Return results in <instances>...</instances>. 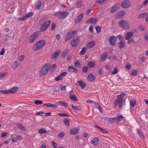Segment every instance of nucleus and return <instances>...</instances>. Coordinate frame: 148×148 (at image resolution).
I'll return each instance as SVG.
<instances>
[{"label":"nucleus","mask_w":148,"mask_h":148,"mask_svg":"<svg viewBox=\"0 0 148 148\" xmlns=\"http://www.w3.org/2000/svg\"><path fill=\"white\" fill-rule=\"evenodd\" d=\"M126 95L125 93H123L118 95L117 98L115 99L114 102V105L116 106L119 105V106L120 109L122 108L125 103V99L123 98V97Z\"/></svg>","instance_id":"f257e3e1"},{"label":"nucleus","mask_w":148,"mask_h":148,"mask_svg":"<svg viewBox=\"0 0 148 148\" xmlns=\"http://www.w3.org/2000/svg\"><path fill=\"white\" fill-rule=\"evenodd\" d=\"M119 24L120 27L125 29L130 28L129 25L127 22L125 20H121L119 21Z\"/></svg>","instance_id":"20e7f679"},{"label":"nucleus","mask_w":148,"mask_h":148,"mask_svg":"<svg viewBox=\"0 0 148 148\" xmlns=\"http://www.w3.org/2000/svg\"><path fill=\"white\" fill-rule=\"evenodd\" d=\"M34 103L37 105H40L42 103V101L39 100H36L34 101Z\"/></svg>","instance_id":"3c124183"},{"label":"nucleus","mask_w":148,"mask_h":148,"mask_svg":"<svg viewBox=\"0 0 148 148\" xmlns=\"http://www.w3.org/2000/svg\"><path fill=\"white\" fill-rule=\"evenodd\" d=\"M22 137L20 135H19L17 136L16 138V139H17V140H21L22 139Z\"/></svg>","instance_id":"69168bd1"},{"label":"nucleus","mask_w":148,"mask_h":148,"mask_svg":"<svg viewBox=\"0 0 148 148\" xmlns=\"http://www.w3.org/2000/svg\"><path fill=\"white\" fill-rule=\"evenodd\" d=\"M18 64V63L17 62V61H15L13 62L12 65V69H13L14 70L16 69V67L17 66Z\"/></svg>","instance_id":"79ce46f5"},{"label":"nucleus","mask_w":148,"mask_h":148,"mask_svg":"<svg viewBox=\"0 0 148 148\" xmlns=\"http://www.w3.org/2000/svg\"><path fill=\"white\" fill-rule=\"evenodd\" d=\"M97 22V20L96 19H94L93 18H91L89 19L88 21L86 22L87 23H92L93 25H95Z\"/></svg>","instance_id":"a211bd4d"},{"label":"nucleus","mask_w":148,"mask_h":148,"mask_svg":"<svg viewBox=\"0 0 148 148\" xmlns=\"http://www.w3.org/2000/svg\"><path fill=\"white\" fill-rule=\"evenodd\" d=\"M64 122L65 125L66 126H70V123L69 121L67 119H64Z\"/></svg>","instance_id":"4c0bfd02"},{"label":"nucleus","mask_w":148,"mask_h":148,"mask_svg":"<svg viewBox=\"0 0 148 148\" xmlns=\"http://www.w3.org/2000/svg\"><path fill=\"white\" fill-rule=\"evenodd\" d=\"M67 70L68 71L72 73H77V71H78V69H77L74 68L72 67V66H69L67 69Z\"/></svg>","instance_id":"f8f14e48"},{"label":"nucleus","mask_w":148,"mask_h":148,"mask_svg":"<svg viewBox=\"0 0 148 148\" xmlns=\"http://www.w3.org/2000/svg\"><path fill=\"white\" fill-rule=\"evenodd\" d=\"M131 65L130 64H127L125 66V68L126 69H127L128 70H129L131 68Z\"/></svg>","instance_id":"680f3d73"},{"label":"nucleus","mask_w":148,"mask_h":148,"mask_svg":"<svg viewBox=\"0 0 148 148\" xmlns=\"http://www.w3.org/2000/svg\"><path fill=\"white\" fill-rule=\"evenodd\" d=\"M95 104H96V105H95L96 107L97 108H98V109L99 110V111H100V112L101 113H102V112H103L101 108V106H100V105H99V103H97V104H96V103Z\"/></svg>","instance_id":"ea45409f"},{"label":"nucleus","mask_w":148,"mask_h":148,"mask_svg":"<svg viewBox=\"0 0 148 148\" xmlns=\"http://www.w3.org/2000/svg\"><path fill=\"white\" fill-rule=\"evenodd\" d=\"M69 14L68 12H58L54 14L53 15L58 16L60 18H65Z\"/></svg>","instance_id":"39448f33"},{"label":"nucleus","mask_w":148,"mask_h":148,"mask_svg":"<svg viewBox=\"0 0 148 148\" xmlns=\"http://www.w3.org/2000/svg\"><path fill=\"white\" fill-rule=\"evenodd\" d=\"M56 64H53L48 67L49 70H51L52 71H53L56 69Z\"/></svg>","instance_id":"2f4dec72"},{"label":"nucleus","mask_w":148,"mask_h":148,"mask_svg":"<svg viewBox=\"0 0 148 148\" xmlns=\"http://www.w3.org/2000/svg\"><path fill=\"white\" fill-rule=\"evenodd\" d=\"M60 51H58L55 52L51 56V58L52 59H55L57 58L58 56L60 53Z\"/></svg>","instance_id":"2eb2a0df"},{"label":"nucleus","mask_w":148,"mask_h":148,"mask_svg":"<svg viewBox=\"0 0 148 148\" xmlns=\"http://www.w3.org/2000/svg\"><path fill=\"white\" fill-rule=\"evenodd\" d=\"M99 141V139L97 138H95L92 139L91 141V143L94 145H96Z\"/></svg>","instance_id":"393cba45"},{"label":"nucleus","mask_w":148,"mask_h":148,"mask_svg":"<svg viewBox=\"0 0 148 148\" xmlns=\"http://www.w3.org/2000/svg\"><path fill=\"white\" fill-rule=\"evenodd\" d=\"M18 89V87H13L8 90L9 91V93H14L17 91Z\"/></svg>","instance_id":"dca6fc26"},{"label":"nucleus","mask_w":148,"mask_h":148,"mask_svg":"<svg viewBox=\"0 0 148 148\" xmlns=\"http://www.w3.org/2000/svg\"><path fill=\"white\" fill-rule=\"evenodd\" d=\"M7 135V132H3L1 134V137H5Z\"/></svg>","instance_id":"774afa93"},{"label":"nucleus","mask_w":148,"mask_h":148,"mask_svg":"<svg viewBox=\"0 0 148 148\" xmlns=\"http://www.w3.org/2000/svg\"><path fill=\"white\" fill-rule=\"evenodd\" d=\"M64 132H61L58 135V137L60 138H61L64 136Z\"/></svg>","instance_id":"603ef678"},{"label":"nucleus","mask_w":148,"mask_h":148,"mask_svg":"<svg viewBox=\"0 0 148 148\" xmlns=\"http://www.w3.org/2000/svg\"><path fill=\"white\" fill-rule=\"evenodd\" d=\"M108 56V54L107 53L105 52L103 53V54L101 56V57L100 58V60L101 61L104 60L106 58V57Z\"/></svg>","instance_id":"c756f323"},{"label":"nucleus","mask_w":148,"mask_h":148,"mask_svg":"<svg viewBox=\"0 0 148 148\" xmlns=\"http://www.w3.org/2000/svg\"><path fill=\"white\" fill-rule=\"evenodd\" d=\"M68 53V50L67 49L64 50L61 54V57L63 58L65 57Z\"/></svg>","instance_id":"c85d7f7f"},{"label":"nucleus","mask_w":148,"mask_h":148,"mask_svg":"<svg viewBox=\"0 0 148 148\" xmlns=\"http://www.w3.org/2000/svg\"><path fill=\"white\" fill-rule=\"evenodd\" d=\"M47 131L46 130V129L45 128H43L42 129H41L39 130V132L40 133L42 134V133H46Z\"/></svg>","instance_id":"c03bdc74"},{"label":"nucleus","mask_w":148,"mask_h":148,"mask_svg":"<svg viewBox=\"0 0 148 148\" xmlns=\"http://www.w3.org/2000/svg\"><path fill=\"white\" fill-rule=\"evenodd\" d=\"M138 29L140 31H144L145 30V28L144 27L143 25H140Z\"/></svg>","instance_id":"e2e57ef3"},{"label":"nucleus","mask_w":148,"mask_h":148,"mask_svg":"<svg viewBox=\"0 0 148 148\" xmlns=\"http://www.w3.org/2000/svg\"><path fill=\"white\" fill-rule=\"evenodd\" d=\"M48 107L53 108H55L58 107V104H55L50 103H48Z\"/></svg>","instance_id":"e433bc0d"},{"label":"nucleus","mask_w":148,"mask_h":148,"mask_svg":"<svg viewBox=\"0 0 148 148\" xmlns=\"http://www.w3.org/2000/svg\"><path fill=\"white\" fill-rule=\"evenodd\" d=\"M124 118L122 115H118L116 117H115V119L117 123L119 122L122 119H123Z\"/></svg>","instance_id":"5701e85b"},{"label":"nucleus","mask_w":148,"mask_h":148,"mask_svg":"<svg viewBox=\"0 0 148 148\" xmlns=\"http://www.w3.org/2000/svg\"><path fill=\"white\" fill-rule=\"evenodd\" d=\"M134 34L133 32H128L125 35V37L126 40H129L130 38L132 37Z\"/></svg>","instance_id":"ddd939ff"},{"label":"nucleus","mask_w":148,"mask_h":148,"mask_svg":"<svg viewBox=\"0 0 148 148\" xmlns=\"http://www.w3.org/2000/svg\"><path fill=\"white\" fill-rule=\"evenodd\" d=\"M106 1V0H99L98 1L96 2L95 3L97 4L99 3L100 4H101Z\"/></svg>","instance_id":"13d9d810"},{"label":"nucleus","mask_w":148,"mask_h":148,"mask_svg":"<svg viewBox=\"0 0 148 148\" xmlns=\"http://www.w3.org/2000/svg\"><path fill=\"white\" fill-rule=\"evenodd\" d=\"M58 102L60 103V104L63 105V106L64 107H66L68 106L67 104L64 101H59Z\"/></svg>","instance_id":"37998d69"},{"label":"nucleus","mask_w":148,"mask_h":148,"mask_svg":"<svg viewBox=\"0 0 148 148\" xmlns=\"http://www.w3.org/2000/svg\"><path fill=\"white\" fill-rule=\"evenodd\" d=\"M78 84H79V86H81L82 87V89H84V88L86 86V84L83 82L82 81H77V83L76 84V85L77 86Z\"/></svg>","instance_id":"f3484780"},{"label":"nucleus","mask_w":148,"mask_h":148,"mask_svg":"<svg viewBox=\"0 0 148 148\" xmlns=\"http://www.w3.org/2000/svg\"><path fill=\"white\" fill-rule=\"evenodd\" d=\"M95 29L97 32L98 33H99L101 30V27L99 26H96L95 27Z\"/></svg>","instance_id":"49530a36"},{"label":"nucleus","mask_w":148,"mask_h":148,"mask_svg":"<svg viewBox=\"0 0 148 148\" xmlns=\"http://www.w3.org/2000/svg\"><path fill=\"white\" fill-rule=\"evenodd\" d=\"M70 33H71L73 35V36L75 35V34H76L77 33V31L75 30L71 31V32H69Z\"/></svg>","instance_id":"338daca9"},{"label":"nucleus","mask_w":148,"mask_h":148,"mask_svg":"<svg viewBox=\"0 0 148 148\" xmlns=\"http://www.w3.org/2000/svg\"><path fill=\"white\" fill-rule=\"evenodd\" d=\"M51 22L50 21H47L45 22L40 27V32H43L46 30L49 26Z\"/></svg>","instance_id":"423d86ee"},{"label":"nucleus","mask_w":148,"mask_h":148,"mask_svg":"<svg viewBox=\"0 0 148 148\" xmlns=\"http://www.w3.org/2000/svg\"><path fill=\"white\" fill-rule=\"evenodd\" d=\"M46 43V41L44 40H41L38 41L34 45L32 48L33 51H36L40 50L45 45Z\"/></svg>","instance_id":"f03ea898"},{"label":"nucleus","mask_w":148,"mask_h":148,"mask_svg":"<svg viewBox=\"0 0 148 148\" xmlns=\"http://www.w3.org/2000/svg\"><path fill=\"white\" fill-rule=\"evenodd\" d=\"M88 69L87 67L86 66H84L82 69V72L86 73L87 72Z\"/></svg>","instance_id":"bf43d9fd"},{"label":"nucleus","mask_w":148,"mask_h":148,"mask_svg":"<svg viewBox=\"0 0 148 148\" xmlns=\"http://www.w3.org/2000/svg\"><path fill=\"white\" fill-rule=\"evenodd\" d=\"M73 37V34L72 35L71 33H69V32L65 36V41H68Z\"/></svg>","instance_id":"412c9836"},{"label":"nucleus","mask_w":148,"mask_h":148,"mask_svg":"<svg viewBox=\"0 0 148 148\" xmlns=\"http://www.w3.org/2000/svg\"><path fill=\"white\" fill-rule=\"evenodd\" d=\"M95 78V76L93 75L92 73L89 74L87 77L88 79L90 82H92L94 81Z\"/></svg>","instance_id":"6ab92c4d"},{"label":"nucleus","mask_w":148,"mask_h":148,"mask_svg":"<svg viewBox=\"0 0 148 148\" xmlns=\"http://www.w3.org/2000/svg\"><path fill=\"white\" fill-rule=\"evenodd\" d=\"M50 64L46 63L41 68L40 71L39 72L40 76L43 77L44 76L49 70L48 67L49 66Z\"/></svg>","instance_id":"7ed1b4c3"},{"label":"nucleus","mask_w":148,"mask_h":148,"mask_svg":"<svg viewBox=\"0 0 148 148\" xmlns=\"http://www.w3.org/2000/svg\"><path fill=\"white\" fill-rule=\"evenodd\" d=\"M148 16V14L146 13L143 14H140L139 15L138 18H144L146 17V16Z\"/></svg>","instance_id":"c9c22d12"},{"label":"nucleus","mask_w":148,"mask_h":148,"mask_svg":"<svg viewBox=\"0 0 148 148\" xmlns=\"http://www.w3.org/2000/svg\"><path fill=\"white\" fill-rule=\"evenodd\" d=\"M84 13H82L79 15L75 19V23H79L83 17Z\"/></svg>","instance_id":"9b49d317"},{"label":"nucleus","mask_w":148,"mask_h":148,"mask_svg":"<svg viewBox=\"0 0 148 148\" xmlns=\"http://www.w3.org/2000/svg\"><path fill=\"white\" fill-rule=\"evenodd\" d=\"M38 32H35L30 36L29 39V42L30 43L33 42L39 35Z\"/></svg>","instance_id":"0eeeda50"},{"label":"nucleus","mask_w":148,"mask_h":148,"mask_svg":"<svg viewBox=\"0 0 148 148\" xmlns=\"http://www.w3.org/2000/svg\"><path fill=\"white\" fill-rule=\"evenodd\" d=\"M71 106L72 108H73V109L77 111H80L81 110V108L80 107L78 106H75L73 105H71Z\"/></svg>","instance_id":"473e14b6"},{"label":"nucleus","mask_w":148,"mask_h":148,"mask_svg":"<svg viewBox=\"0 0 148 148\" xmlns=\"http://www.w3.org/2000/svg\"><path fill=\"white\" fill-rule=\"evenodd\" d=\"M17 127L19 128L20 129L22 130L26 131V129L25 128L23 127V126L21 124H19L17 125Z\"/></svg>","instance_id":"58836bf2"},{"label":"nucleus","mask_w":148,"mask_h":148,"mask_svg":"<svg viewBox=\"0 0 148 148\" xmlns=\"http://www.w3.org/2000/svg\"><path fill=\"white\" fill-rule=\"evenodd\" d=\"M137 71L136 70H133L132 72V74L133 76H135L137 75Z\"/></svg>","instance_id":"0e129e2a"},{"label":"nucleus","mask_w":148,"mask_h":148,"mask_svg":"<svg viewBox=\"0 0 148 148\" xmlns=\"http://www.w3.org/2000/svg\"><path fill=\"white\" fill-rule=\"evenodd\" d=\"M115 119V117L109 118L108 119V120L110 122L112 123H113L115 122V121L116 120Z\"/></svg>","instance_id":"de8ad7c7"},{"label":"nucleus","mask_w":148,"mask_h":148,"mask_svg":"<svg viewBox=\"0 0 148 148\" xmlns=\"http://www.w3.org/2000/svg\"><path fill=\"white\" fill-rule=\"evenodd\" d=\"M136 101L135 100H132L130 101V105L132 107H134L135 105Z\"/></svg>","instance_id":"a19ab883"},{"label":"nucleus","mask_w":148,"mask_h":148,"mask_svg":"<svg viewBox=\"0 0 148 148\" xmlns=\"http://www.w3.org/2000/svg\"><path fill=\"white\" fill-rule=\"evenodd\" d=\"M118 10V8L116 5L113 6L110 10V12L112 13H113L116 12Z\"/></svg>","instance_id":"aec40b11"},{"label":"nucleus","mask_w":148,"mask_h":148,"mask_svg":"<svg viewBox=\"0 0 148 148\" xmlns=\"http://www.w3.org/2000/svg\"><path fill=\"white\" fill-rule=\"evenodd\" d=\"M56 27V24L55 23H53L51 25V30H53Z\"/></svg>","instance_id":"5fc2aeb1"},{"label":"nucleus","mask_w":148,"mask_h":148,"mask_svg":"<svg viewBox=\"0 0 148 148\" xmlns=\"http://www.w3.org/2000/svg\"><path fill=\"white\" fill-rule=\"evenodd\" d=\"M69 97L71 100L73 101H78L77 99V97L76 95L73 93V95H72L70 94V95H69Z\"/></svg>","instance_id":"b1692460"},{"label":"nucleus","mask_w":148,"mask_h":148,"mask_svg":"<svg viewBox=\"0 0 148 148\" xmlns=\"http://www.w3.org/2000/svg\"><path fill=\"white\" fill-rule=\"evenodd\" d=\"M62 79L63 78L60 75L57 77L55 79V80L56 81H59L60 80H62Z\"/></svg>","instance_id":"09e8293b"},{"label":"nucleus","mask_w":148,"mask_h":148,"mask_svg":"<svg viewBox=\"0 0 148 148\" xmlns=\"http://www.w3.org/2000/svg\"><path fill=\"white\" fill-rule=\"evenodd\" d=\"M95 44V42L93 41L89 42L86 44L87 47L90 48H92L94 45Z\"/></svg>","instance_id":"4be33fe9"},{"label":"nucleus","mask_w":148,"mask_h":148,"mask_svg":"<svg viewBox=\"0 0 148 148\" xmlns=\"http://www.w3.org/2000/svg\"><path fill=\"white\" fill-rule=\"evenodd\" d=\"M87 64L88 66L90 68L94 67L95 66V63L93 61L88 62Z\"/></svg>","instance_id":"7c9ffc66"},{"label":"nucleus","mask_w":148,"mask_h":148,"mask_svg":"<svg viewBox=\"0 0 148 148\" xmlns=\"http://www.w3.org/2000/svg\"><path fill=\"white\" fill-rule=\"evenodd\" d=\"M80 41L79 37H75L74 39L71 42V45L72 47H74L78 45Z\"/></svg>","instance_id":"6e6552de"},{"label":"nucleus","mask_w":148,"mask_h":148,"mask_svg":"<svg viewBox=\"0 0 148 148\" xmlns=\"http://www.w3.org/2000/svg\"><path fill=\"white\" fill-rule=\"evenodd\" d=\"M82 3L81 1H79L77 3L76 6L78 8H79L82 6Z\"/></svg>","instance_id":"8fccbe9b"},{"label":"nucleus","mask_w":148,"mask_h":148,"mask_svg":"<svg viewBox=\"0 0 148 148\" xmlns=\"http://www.w3.org/2000/svg\"><path fill=\"white\" fill-rule=\"evenodd\" d=\"M41 5V2L38 1L35 4V9L37 10L40 8V6Z\"/></svg>","instance_id":"cd10ccee"},{"label":"nucleus","mask_w":148,"mask_h":148,"mask_svg":"<svg viewBox=\"0 0 148 148\" xmlns=\"http://www.w3.org/2000/svg\"><path fill=\"white\" fill-rule=\"evenodd\" d=\"M79 132V129L77 127L73 128L70 130V134L72 135H75L78 133Z\"/></svg>","instance_id":"4468645a"},{"label":"nucleus","mask_w":148,"mask_h":148,"mask_svg":"<svg viewBox=\"0 0 148 148\" xmlns=\"http://www.w3.org/2000/svg\"><path fill=\"white\" fill-rule=\"evenodd\" d=\"M34 14V13L33 12H30L28 14L26 15V16L27 18H28L30 17H31Z\"/></svg>","instance_id":"4d7b16f0"},{"label":"nucleus","mask_w":148,"mask_h":148,"mask_svg":"<svg viewBox=\"0 0 148 148\" xmlns=\"http://www.w3.org/2000/svg\"><path fill=\"white\" fill-rule=\"evenodd\" d=\"M137 132L139 135L140 137L143 140L145 139V136L140 129H138L137 130Z\"/></svg>","instance_id":"a878e982"},{"label":"nucleus","mask_w":148,"mask_h":148,"mask_svg":"<svg viewBox=\"0 0 148 148\" xmlns=\"http://www.w3.org/2000/svg\"><path fill=\"white\" fill-rule=\"evenodd\" d=\"M94 127H96L98 128L100 130V131H101V132L103 133H108V132L107 131H105L104 129L100 127H99L97 125H94Z\"/></svg>","instance_id":"72a5a7b5"},{"label":"nucleus","mask_w":148,"mask_h":148,"mask_svg":"<svg viewBox=\"0 0 148 148\" xmlns=\"http://www.w3.org/2000/svg\"><path fill=\"white\" fill-rule=\"evenodd\" d=\"M118 68H116L114 69L113 70V71L112 72V73L113 74H115L117 73L118 72Z\"/></svg>","instance_id":"864d4df0"},{"label":"nucleus","mask_w":148,"mask_h":148,"mask_svg":"<svg viewBox=\"0 0 148 148\" xmlns=\"http://www.w3.org/2000/svg\"><path fill=\"white\" fill-rule=\"evenodd\" d=\"M117 39V38L115 36H111L108 39V41L110 45L113 46L115 45Z\"/></svg>","instance_id":"9d476101"},{"label":"nucleus","mask_w":148,"mask_h":148,"mask_svg":"<svg viewBox=\"0 0 148 148\" xmlns=\"http://www.w3.org/2000/svg\"><path fill=\"white\" fill-rule=\"evenodd\" d=\"M130 6V2L127 0H124L121 4V7L124 8H127Z\"/></svg>","instance_id":"1a4fd4ad"},{"label":"nucleus","mask_w":148,"mask_h":148,"mask_svg":"<svg viewBox=\"0 0 148 148\" xmlns=\"http://www.w3.org/2000/svg\"><path fill=\"white\" fill-rule=\"evenodd\" d=\"M9 91L8 90H1L0 91V93L4 94H9Z\"/></svg>","instance_id":"a18cd8bd"},{"label":"nucleus","mask_w":148,"mask_h":148,"mask_svg":"<svg viewBox=\"0 0 148 148\" xmlns=\"http://www.w3.org/2000/svg\"><path fill=\"white\" fill-rule=\"evenodd\" d=\"M75 66V67H78L79 68L80 67V64L79 62H74Z\"/></svg>","instance_id":"052dcab7"},{"label":"nucleus","mask_w":148,"mask_h":148,"mask_svg":"<svg viewBox=\"0 0 148 148\" xmlns=\"http://www.w3.org/2000/svg\"><path fill=\"white\" fill-rule=\"evenodd\" d=\"M125 13L124 11H121L119 12V16H122L125 14Z\"/></svg>","instance_id":"6e6d98bb"},{"label":"nucleus","mask_w":148,"mask_h":148,"mask_svg":"<svg viewBox=\"0 0 148 148\" xmlns=\"http://www.w3.org/2000/svg\"><path fill=\"white\" fill-rule=\"evenodd\" d=\"M119 48V49L123 48L125 46V43L123 41H121L118 43Z\"/></svg>","instance_id":"bb28decb"},{"label":"nucleus","mask_w":148,"mask_h":148,"mask_svg":"<svg viewBox=\"0 0 148 148\" xmlns=\"http://www.w3.org/2000/svg\"><path fill=\"white\" fill-rule=\"evenodd\" d=\"M86 51V47H83L81 51L79 53V54L81 55H82L84 54Z\"/></svg>","instance_id":"f704fd0d"}]
</instances>
